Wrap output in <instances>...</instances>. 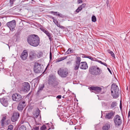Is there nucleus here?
Masks as SVG:
<instances>
[{"label":"nucleus","instance_id":"6e6552de","mask_svg":"<svg viewBox=\"0 0 130 130\" xmlns=\"http://www.w3.org/2000/svg\"><path fill=\"white\" fill-rule=\"evenodd\" d=\"M113 120L116 126L118 127L122 124V120L121 117L118 115H117L115 116Z\"/></svg>","mask_w":130,"mask_h":130},{"label":"nucleus","instance_id":"f704fd0d","mask_svg":"<svg viewBox=\"0 0 130 130\" xmlns=\"http://www.w3.org/2000/svg\"><path fill=\"white\" fill-rule=\"evenodd\" d=\"M16 0H9V4L10 6V7L12 6L14 4V2Z\"/></svg>","mask_w":130,"mask_h":130},{"label":"nucleus","instance_id":"f257e3e1","mask_svg":"<svg viewBox=\"0 0 130 130\" xmlns=\"http://www.w3.org/2000/svg\"><path fill=\"white\" fill-rule=\"evenodd\" d=\"M27 39L28 44L32 46H37L40 43V38L36 35H29L27 37Z\"/></svg>","mask_w":130,"mask_h":130},{"label":"nucleus","instance_id":"0eeeda50","mask_svg":"<svg viewBox=\"0 0 130 130\" xmlns=\"http://www.w3.org/2000/svg\"><path fill=\"white\" fill-rule=\"evenodd\" d=\"M27 96H26L25 97L24 96L22 100L19 102L18 104L17 108L18 110L20 111H22L26 105V101L25 99Z\"/></svg>","mask_w":130,"mask_h":130},{"label":"nucleus","instance_id":"3c124183","mask_svg":"<svg viewBox=\"0 0 130 130\" xmlns=\"http://www.w3.org/2000/svg\"><path fill=\"white\" fill-rule=\"evenodd\" d=\"M46 16L51 19H53L54 18V17L50 15H47Z\"/></svg>","mask_w":130,"mask_h":130},{"label":"nucleus","instance_id":"6ab92c4d","mask_svg":"<svg viewBox=\"0 0 130 130\" xmlns=\"http://www.w3.org/2000/svg\"><path fill=\"white\" fill-rule=\"evenodd\" d=\"M80 64L81 65L80 66V69L83 70H86L88 68L87 64L86 62H81Z\"/></svg>","mask_w":130,"mask_h":130},{"label":"nucleus","instance_id":"052dcab7","mask_svg":"<svg viewBox=\"0 0 130 130\" xmlns=\"http://www.w3.org/2000/svg\"><path fill=\"white\" fill-rule=\"evenodd\" d=\"M51 128H52V129H54V126L53 125L52 123H51Z\"/></svg>","mask_w":130,"mask_h":130},{"label":"nucleus","instance_id":"f8f14e48","mask_svg":"<svg viewBox=\"0 0 130 130\" xmlns=\"http://www.w3.org/2000/svg\"><path fill=\"white\" fill-rule=\"evenodd\" d=\"M6 25L9 28L11 31H13L14 29V28L16 25L15 21V20H13L8 22L7 23Z\"/></svg>","mask_w":130,"mask_h":130},{"label":"nucleus","instance_id":"1a4fd4ad","mask_svg":"<svg viewBox=\"0 0 130 130\" xmlns=\"http://www.w3.org/2000/svg\"><path fill=\"white\" fill-rule=\"evenodd\" d=\"M88 89L91 92H94L95 94H98L101 91L102 88L98 86H92L89 87Z\"/></svg>","mask_w":130,"mask_h":130},{"label":"nucleus","instance_id":"a19ab883","mask_svg":"<svg viewBox=\"0 0 130 130\" xmlns=\"http://www.w3.org/2000/svg\"><path fill=\"white\" fill-rule=\"evenodd\" d=\"M16 7L15 8V9L17 10H18L19 11H20L21 10V8L19 7V6H15Z\"/></svg>","mask_w":130,"mask_h":130},{"label":"nucleus","instance_id":"393cba45","mask_svg":"<svg viewBox=\"0 0 130 130\" xmlns=\"http://www.w3.org/2000/svg\"><path fill=\"white\" fill-rule=\"evenodd\" d=\"M21 32L20 31H18L14 36V38L16 39V41H17L20 38V34Z\"/></svg>","mask_w":130,"mask_h":130},{"label":"nucleus","instance_id":"b1692460","mask_svg":"<svg viewBox=\"0 0 130 130\" xmlns=\"http://www.w3.org/2000/svg\"><path fill=\"white\" fill-rule=\"evenodd\" d=\"M40 112V111L39 108H38L35 111L34 116L36 118H37L39 116Z\"/></svg>","mask_w":130,"mask_h":130},{"label":"nucleus","instance_id":"37998d69","mask_svg":"<svg viewBox=\"0 0 130 130\" xmlns=\"http://www.w3.org/2000/svg\"><path fill=\"white\" fill-rule=\"evenodd\" d=\"M68 50H69V54L73 53V49H71V48H69Z\"/></svg>","mask_w":130,"mask_h":130},{"label":"nucleus","instance_id":"c03bdc74","mask_svg":"<svg viewBox=\"0 0 130 130\" xmlns=\"http://www.w3.org/2000/svg\"><path fill=\"white\" fill-rule=\"evenodd\" d=\"M57 26L58 27H59L61 29H63V28H65L66 29V27H64L63 26H60V24H58V25H57Z\"/></svg>","mask_w":130,"mask_h":130},{"label":"nucleus","instance_id":"9d476101","mask_svg":"<svg viewBox=\"0 0 130 130\" xmlns=\"http://www.w3.org/2000/svg\"><path fill=\"white\" fill-rule=\"evenodd\" d=\"M12 98L13 101L18 102L21 101L23 99L22 96L18 93L13 94Z\"/></svg>","mask_w":130,"mask_h":130},{"label":"nucleus","instance_id":"7ed1b4c3","mask_svg":"<svg viewBox=\"0 0 130 130\" xmlns=\"http://www.w3.org/2000/svg\"><path fill=\"white\" fill-rule=\"evenodd\" d=\"M102 70L97 65H93L90 66L89 68V72L93 76L100 75L102 72Z\"/></svg>","mask_w":130,"mask_h":130},{"label":"nucleus","instance_id":"423d86ee","mask_svg":"<svg viewBox=\"0 0 130 130\" xmlns=\"http://www.w3.org/2000/svg\"><path fill=\"white\" fill-rule=\"evenodd\" d=\"M58 74L61 77L65 78L68 75V71L66 68H60L58 71Z\"/></svg>","mask_w":130,"mask_h":130},{"label":"nucleus","instance_id":"5fc2aeb1","mask_svg":"<svg viewBox=\"0 0 130 130\" xmlns=\"http://www.w3.org/2000/svg\"><path fill=\"white\" fill-rule=\"evenodd\" d=\"M61 95H58L57 96H56V98L57 99H61Z\"/></svg>","mask_w":130,"mask_h":130},{"label":"nucleus","instance_id":"e2e57ef3","mask_svg":"<svg viewBox=\"0 0 130 130\" xmlns=\"http://www.w3.org/2000/svg\"><path fill=\"white\" fill-rule=\"evenodd\" d=\"M63 29H64L63 30L66 31H67V28H66V29L63 28Z\"/></svg>","mask_w":130,"mask_h":130},{"label":"nucleus","instance_id":"2eb2a0df","mask_svg":"<svg viewBox=\"0 0 130 130\" xmlns=\"http://www.w3.org/2000/svg\"><path fill=\"white\" fill-rule=\"evenodd\" d=\"M0 101L1 104L4 106L7 107L8 104V98L6 96H4L2 98L0 99Z\"/></svg>","mask_w":130,"mask_h":130},{"label":"nucleus","instance_id":"4c0bfd02","mask_svg":"<svg viewBox=\"0 0 130 130\" xmlns=\"http://www.w3.org/2000/svg\"><path fill=\"white\" fill-rule=\"evenodd\" d=\"M43 53H42L40 52L38 53V54H37V57L39 58L42 56Z\"/></svg>","mask_w":130,"mask_h":130},{"label":"nucleus","instance_id":"774afa93","mask_svg":"<svg viewBox=\"0 0 130 130\" xmlns=\"http://www.w3.org/2000/svg\"><path fill=\"white\" fill-rule=\"evenodd\" d=\"M18 128H16H16H15V129H14L13 130H18Z\"/></svg>","mask_w":130,"mask_h":130},{"label":"nucleus","instance_id":"72a5a7b5","mask_svg":"<svg viewBox=\"0 0 130 130\" xmlns=\"http://www.w3.org/2000/svg\"><path fill=\"white\" fill-rule=\"evenodd\" d=\"M11 121L9 119L6 120L5 122V125H8L9 124H10Z\"/></svg>","mask_w":130,"mask_h":130},{"label":"nucleus","instance_id":"69168bd1","mask_svg":"<svg viewBox=\"0 0 130 130\" xmlns=\"http://www.w3.org/2000/svg\"><path fill=\"white\" fill-rule=\"evenodd\" d=\"M4 93H5V92H4V93L2 92V93H0V95H2V94H4Z\"/></svg>","mask_w":130,"mask_h":130},{"label":"nucleus","instance_id":"f3484780","mask_svg":"<svg viewBox=\"0 0 130 130\" xmlns=\"http://www.w3.org/2000/svg\"><path fill=\"white\" fill-rule=\"evenodd\" d=\"M28 52L26 50H24L21 55V58L23 60L26 59L28 56Z\"/></svg>","mask_w":130,"mask_h":130},{"label":"nucleus","instance_id":"c85d7f7f","mask_svg":"<svg viewBox=\"0 0 130 130\" xmlns=\"http://www.w3.org/2000/svg\"><path fill=\"white\" fill-rule=\"evenodd\" d=\"M117 103L116 102L113 101L112 102L111 104V108H113L115 106H117Z\"/></svg>","mask_w":130,"mask_h":130},{"label":"nucleus","instance_id":"f03ea898","mask_svg":"<svg viewBox=\"0 0 130 130\" xmlns=\"http://www.w3.org/2000/svg\"><path fill=\"white\" fill-rule=\"evenodd\" d=\"M111 92L113 98L116 99L118 98L120 93L121 94V90L120 89L118 86L115 83L112 84L111 86Z\"/></svg>","mask_w":130,"mask_h":130},{"label":"nucleus","instance_id":"a18cd8bd","mask_svg":"<svg viewBox=\"0 0 130 130\" xmlns=\"http://www.w3.org/2000/svg\"><path fill=\"white\" fill-rule=\"evenodd\" d=\"M50 61H51L52 59V54L51 51H50Z\"/></svg>","mask_w":130,"mask_h":130},{"label":"nucleus","instance_id":"13d9d810","mask_svg":"<svg viewBox=\"0 0 130 130\" xmlns=\"http://www.w3.org/2000/svg\"><path fill=\"white\" fill-rule=\"evenodd\" d=\"M107 69L108 70L109 72H110V73L111 74H112V73L111 72V71L110 70V69L108 67L107 68Z\"/></svg>","mask_w":130,"mask_h":130},{"label":"nucleus","instance_id":"58836bf2","mask_svg":"<svg viewBox=\"0 0 130 130\" xmlns=\"http://www.w3.org/2000/svg\"><path fill=\"white\" fill-rule=\"evenodd\" d=\"M76 64V65L75 66V67L74 68V69L75 70H78V69L79 68L80 64Z\"/></svg>","mask_w":130,"mask_h":130},{"label":"nucleus","instance_id":"603ef678","mask_svg":"<svg viewBox=\"0 0 130 130\" xmlns=\"http://www.w3.org/2000/svg\"><path fill=\"white\" fill-rule=\"evenodd\" d=\"M109 0H107L106 2V4L107 5V7L109 6Z\"/></svg>","mask_w":130,"mask_h":130},{"label":"nucleus","instance_id":"864d4df0","mask_svg":"<svg viewBox=\"0 0 130 130\" xmlns=\"http://www.w3.org/2000/svg\"><path fill=\"white\" fill-rule=\"evenodd\" d=\"M69 50H68L64 54V55H66L67 54H69Z\"/></svg>","mask_w":130,"mask_h":130},{"label":"nucleus","instance_id":"ea45409f","mask_svg":"<svg viewBox=\"0 0 130 130\" xmlns=\"http://www.w3.org/2000/svg\"><path fill=\"white\" fill-rule=\"evenodd\" d=\"M53 22L55 24V25H56L57 26V25L58 24H59L58 23V22L57 20L55 19L54 18L53 19Z\"/></svg>","mask_w":130,"mask_h":130},{"label":"nucleus","instance_id":"a211bd4d","mask_svg":"<svg viewBox=\"0 0 130 130\" xmlns=\"http://www.w3.org/2000/svg\"><path fill=\"white\" fill-rule=\"evenodd\" d=\"M115 114V112L111 111L110 112L106 114L105 118L109 119H112V117Z\"/></svg>","mask_w":130,"mask_h":130},{"label":"nucleus","instance_id":"680f3d73","mask_svg":"<svg viewBox=\"0 0 130 130\" xmlns=\"http://www.w3.org/2000/svg\"><path fill=\"white\" fill-rule=\"evenodd\" d=\"M48 67H47V66L45 70L43 72V73H42L43 74L44 73V72L46 71V70L47 69V68Z\"/></svg>","mask_w":130,"mask_h":130},{"label":"nucleus","instance_id":"e433bc0d","mask_svg":"<svg viewBox=\"0 0 130 130\" xmlns=\"http://www.w3.org/2000/svg\"><path fill=\"white\" fill-rule=\"evenodd\" d=\"M47 127L45 124H43L40 128V130H45L46 129Z\"/></svg>","mask_w":130,"mask_h":130},{"label":"nucleus","instance_id":"c756f323","mask_svg":"<svg viewBox=\"0 0 130 130\" xmlns=\"http://www.w3.org/2000/svg\"><path fill=\"white\" fill-rule=\"evenodd\" d=\"M46 35L48 37L50 41L51 42L53 40V39L52 36V34L51 33H50L49 32Z\"/></svg>","mask_w":130,"mask_h":130},{"label":"nucleus","instance_id":"c9c22d12","mask_svg":"<svg viewBox=\"0 0 130 130\" xmlns=\"http://www.w3.org/2000/svg\"><path fill=\"white\" fill-rule=\"evenodd\" d=\"M13 126L12 125H10L8 127V129L7 130H13Z\"/></svg>","mask_w":130,"mask_h":130},{"label":"nucleus","instance_id":"4468645a","mask_svg":"<svg viewBox=\"0 0 130 130\" xmlns=\"http://www.w3.org/2000/svg\"><path fill=\"white\" fill-rule=\"evenodd\" d=\"M20 114L18 112L14 111L13 112L11 118V121L12 122L17 121L19 118Z\"/></svg>","mask_w":130,"mask_h":130},{"label":"nucleus","instance_id":"39448f33","mask_svg":"<svg viewBox=\"0 0 130 130\" xmlns=\"http://www.w3.org/2000/svg\"><path fill=\"white\" fill-rule=\"evenodd\" d=\"M56 77L55 76L52 75L49 77L48 79V84L55 88L58 84L59 83L56 80Z\"/></svg>","mask_w":130,"mask_h":130},{"label":"nucleus","instance_id":"9b49d317","mask_svg":"<svg viewBox=\"0 0 130 130\" xmlns=\"http://www.w3.org/2000/svg\"><path fill=\"white\" fill-rule=\"evenodd\" d=\"M22 89L25 92H27L30 89V86L29 83L27 82H24L22 83Z\"/></svg>","mask_w":130,"mask_h":130},{"label":"nucleus","instance_id":"bf43d9fd","mask_svg":"<svg viewBox=\"0 0 130 130\" xmlns=\"http://www.w3.org/2000/svg\"><path fill=\"white\" fill-rule=\"evenodd\" d=\"M130 117V110H129V111L128 112V118H129Z\"/></svg>","mask_w":130,"mask_h":130},{"label":"nucleus","instance_id":"7c9ffc66","mask_svg":"<svg viewBox=\"0 0 130 130\" xmlns=\"http://www.w3.org/2000/svg\"><path fill=\"white\" fill-rule=\"evenodd\" d=\"M56 15L58 17L61 18H64L66 17V16L62 15V14L58 12L57 14Z\"/></svg>","mask_w":130,"mask_h":130},{"label":"nucleus","instance_id":"79ce46f5","mask_svg":"<svg viewBox=\"0 0 130 130\" xmlns=\"http://www.w3.org/2000/svg\"><path fill=\"white\" fill-rule=\"evenodd\" d=\"M58 12H54L52 11L50 12L49 13H51L53 14L54 15H56L57 14Z\"/></svg>","mask_w":130,"mask_h":130},{"label":"nucleus","instance_id":"ddd939ff","mask_svg":"<svg viewBox=\"0 0 130 130\" xmlns=\"http://www.w3.org/2000/svg\"><path fill=\"white\" fill-rule=\"evenodd\" d=\"M84 57L88 58L91 60L92 61L98 62L101 64L104 65L106 67H110V66L109 65H108L106 63L102 62L101 61L99 60L96 58H95V57L93 58L91 56H85Z\"/></svg>","mask_w":130,"mask_h":130},{"label":"nucleus","instance_id":"5701e85b","mask_svg":"<svg viewBox=\"0 0 130 130\" xmlns=\"http://www.w3.org/2000/svg\"><path fill=\"white\" fill-rule=\"evenodd\" d=\"M110 127V125L108 123L106 124L102 127V129L103 130H108Z\"/></svg>","mask_w":130,"mask_h":130},{"label":"nucleus","instance_id":"20e7f679","mask_svg":"<svg viewBox=\"0 0 130 130\" xmlns=\"http://www.w3.org/2000/svg\"><path fill=\"white\" fill-rule=\"evenodd\" d=\"M43 65L38 62H35L33 70L36 73H41L43 71Z\"/></svg>","mask_w":130,"mask_h":130},{"label":"nucleus","instance_id":"49530a36","mask_svg":"<svg viewBox=\"0 0 130 130\" xmlns=\"http://www.w3.org/2000/svg\"><path fill=\"white\" fill-rule=\"evenodd\" d=\"M61 58H58V59H56V62L57 63L59 62H60V61H62V60H61Z\"/></svg>","mask_w":130,"mask_h":130},{"label":"nucleus","instance_id":"338daca9","mask_svg":"<svg viewBox=\"0 0 130 130\" xmlns=\"http://www.w3.org/2000/svg\"><path fill=\"white\" fill-rule=\"evenodd\" d=\"M4 69V68H1L0 67V71H1V69Z\"/></svg>","mask_w":130,"mask_h":130},{"label":"nucleus","instance_id":"cd10ccee","mask_svg":"<svg viewBox=\"0 0 130 130\" xmlns=\"http://www.w3.org/2000/svg\"><path fill=\"white\" fill-rule=\"evenodd\" d=\"M107 52L108 53L111 54V56L113 57L114 59L115 58V55L112 51H111L109 49L107 50Z\"/></svg>","mask_w":130,"mask_h":130},{"label":"nucleus","instance_id":"a878e982","mask_svg":"<svg viewBox=\"0 0 130 130\" xmlns=\"http://www.w3.org/2000/svg\"><path fill=\"white\" fill-rule=\"evenodd\" d=\"M41 27H42L40 28V29L41 31L44 32L46 35L49 32L47 29L45 28V29L42 26H41Z\"/></svg>","mask_w":130,"mask_h":130},{"label":"nucleus","instance_id":"09e8293b","mask_svg":"<svg viewBox=\"0 0 130 130\" xmlns=\"http://www.w3.org/2000/svg\"><path fill=\"white\" fill-rule=\"evenodd\" d=\"M46 125H48V129H47V130H49L51 128V127H50V126L51 125H50V124H49V123H46Z\"/></svg>","mask_w":130,"mask_h":130},{"label":"nucleus","instance_id":"aec40b11","mask_svg":"<svg viewBox=\"0 0 130 130\" xmlns=\"http://www.w3.org/2000/svg\"><path fill=\"white\" fill-rule=\"evenodd\" d=\"M44 87V84L42 85H39L38 89V90L36 94V95L37 96H39L40 94V93L41 91H42Z\"/></svg>","mask_w":130,"mask_h":130},{"label":"nucleus","instance_id":"412c9836","mask_svg":"<svg viewBox=\"0 0 130 130\" xmlns=\"http://www.w3.org/2000/svg\"><path fill=\"white\" fill-rule=\"evenodd\" d=\"M7 115L6 114L2 115L3 117L1 121V126L2 127H4L5 126V121L7 118Z\"/></svg>","mask_w":130,"mask_h":130},{"label":"nucleus","instance_id":"4be33fe9","mask_svg":"<svg viewBox=\"0 0 130 130\" xmlns=\"http://www.w3.org/2000/svg\"><path fill=\"white\" fill-rule=\"evenodd\" d=\"M86 4L85 3L82 4L81 5L78 7L77 9L76 10L75 12L77 13H78L79 11H81L83 8L85 7L86 6Z\"/></svg>","mask_w":130,"mask_h":130},{"label":"nucleus","instance_id":"bb28decb","mask_svg":"<svg viewBox=\"0 0 130 130\" xmlns=\"http://www.w3.org/2000/svg\"><path fill=\"white\" fill-rule=\"evenodd\" d=\"M81 58L80 57H77L76 58L75 62L76 64H80L81 63Z\"/></svg>","mask_w":130,"mask_h":130},{"label":"nucleus","instance_id":"6e6d98bb","mask_svg":"<svg viewBox=\"0 0 130 130\" xmlns=\"http://www.w3.org/2000/svg\"><path fill=\"white\" fill-rule=\"evenodd\" d=\"M120 108L121 109H122V102H120Z\"/></svg>","mask_w":130,"mask_h":130},{"label":"nucleus","instance_id":"dca6fc26","mask_svg":"<svg viewBox=\"0 0 130 130\" xmlns=\"http://www.w3.org/2000/svg\"><path fill=\"white\" fill-rule=\"evenodd\" d=\"M37 54L35 51L33 50L31 51L29 53V59L31 61L33 60L36 58Z\"/></svg>","mask_w":130,"mask_h":130},{"label":"nucleus","instance_id":"473e14b6","mask_svg":"<svg viewBox=\"0 0 130 130\" xmlns=\"http://www.w3.org/2000/svg\"><path fill=\"white\" fill-rule=\"evenodd\" d=\"M91 21L92 22H95L96 21V18L94 15H92L91 17Z\"/></svg>","mask_w":130,"mask_h":130},{"label":"nucleus","instance_id":"2f4dec72","mask_svg":"<svg viewBox=\"0 0 130 130\" xmlns=\"http://www.w3.org/2000/svg\"><path fill=\"white\" fill-rule=\"evenodd\" d=\"M18 130H26V127L24 125H22L19 128Z\"/></svg>","mask_w":130,"mask_h":130},{"label":"nucleus","instance_id":"4d7b16f0","mask_svg":"<svg viewBox=\"0 0 130 130\" xmlns=\"http://www.w3.org/2000/svg\"><path fill=\"white\" fill-rule=\"evenodd\" d=\"M83 1L82 0H78V4H80L82 3Z\"/></svg>","mask_w":130,"mask_h":130},{"label":"nucleus","instance_id":"8fccbe9b","mask_svg":"<svg viewBox=\"0 0 130 130\" xmlns=\"http://www.w3.org/2000/svg\"><path fill=\"white\" fill-rule=\"evenodd\" d=\"M33 129L34 130H39V126H36L35 127H34Z\"/></svg>","mask_w":130,"mask_h":130},{"label":"nucleus","instance_id":"0e129e2a","mask_svg":"<svg viewBox=\"0 0 130 130\" xmlns=\"http://www.w3.org/2000/svg\"><path fill=\"white\" fill-rule=\"evenodd\" d=\"M81 54L83 56H86V55L85 54Z\"/></svg>","mask_w":130,"mask_h":130},{"label":"nucleus","instance_id":"de8ad7c7","mask_svg":"<svg viewBox=\"0 0 130 130\" xmlns=\"http://www.w3.org/2000/svg\"><path fill=\"white\" fill-rule=\"evenodd\" d=\"M68 56H64L63 57H61V58H61V60H62V61L63 60L65 59L66 58H67Z\"/></svg>","mask_w":130,"mask_h":130}]
</instances>
